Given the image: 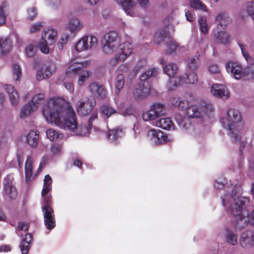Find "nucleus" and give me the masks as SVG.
<instances>
[{
    "label": "nucleus",
    "mask_w": 254,
    "mask_h": 254,
    "mask_svg": "<svg viewBox=\"0 0 254 254\" xmlns=\"http://www.w3.org/2000/svg\"><path fill=\"white\" fill-rule=\"evenodd\" d=\"M163 71L170 78L167 83V87L168 90H172L179 86L178 78H174L175 75L178 71L177 65L174 63H170L163 67Z\"/></svg>",
    "instance_id": "9"
},
{
    "label": "nucleus",
    "mask_w": 254,
    "mask_h": 254,
    "mask_svg": "<svg viewBox=\"0 0 254 254\" xmlns=\"http://www.w3.org/2000/svg\"><path fill=\"white\" fill-rule=\"evenodd\" d=\"M11 47V42L8 38L0 37V54L4 55L7 53Z\"/></svg>",
    "instance_id": "32"
},
{
    "label": "nucleus",
    "mask_w": 254,
    "mask_h": 254,
    "mask_svg": "<svg viewBox=\"0 0 254 254\" xmlns=\"http://www.w3.org/2000/svg\"><path fill=\"white\" fill-rule=\"evenodd\" d=\"M248 174L250 176H254V157L249 160Z\"/></svg>",
    "instance_id": "53"
},
{
    "label": "nucleus",
    "mask_w": 254,
    "mask_h": 254,
    "mask_svg": "<svg viewBox=\"0 0 254 254\" xmlns=\"http://www.w3.org/2000/svg\"><path fill=\"white\" fill-rule=\"evenodd\" d=\"M190 104L191 103L188 102L187 100H181L180 102V106H178V108L182 111H185L186 112L187 108L190 106Z\"/></svg>",
    "instance_id": "52"
},
{
    "label": "nucleus",
    "mask_w": 254,
    "mask_h": 254,
    "mask_svg": "<svg viewBox=\"0 0 254 254\" xmlns=\"http://www.w3.org/2000/svg\"><path fill=\"white\" fill-rule=\"evenodd\" d=\"M4 89L7 93L9 101L13 106H17L19 102V95L14 87L10 85H5Z\"/></svg>",
    "instance_id": "22"
},
{
    "label": "nucleus",
    "mask_w": 254,
    "mask_h": 254,
    "mask_svg": "<svg viewBox=\"0 0 254 254\" xmlns=\"http://www.w3.org/2000/svg\"><path fill=\"white\" fill-rule=\"evenodd\" d=\"M102 113L107 118L110 117L112 115L116 113L115 110L108 106H105L102 108Z\"/></svg>",
    "instance_id": "48"
},
{
    "label": "nucleus",
    "mask_w": 254,
    "mask_h": 254,
    "mask_svg": "<svg viewBox=\"0 0 254 254\" xmlns=\"http://www.w3.org/2000/svg\"><path fill=\"white\" fill-rule=\"evenodd\" d=\"M52 178L49 175H46L44 180L43 188L42 191V195L45 193H48L50 191L52 188Z\"/></svg>",
    "instance_id": "39"
},
{
    "label": "nucleus",
    "mask_w": 254,
    "mask_h": 254,
    "mask_svg": "<svg viewBox=\"0 0 254 254\" xmlns=\"http://www.w3.org/2000/svg\"><path fill=\"white\" fill-rule=\"evenodd\" d=\"M125 131L123 128H114L109 130V132L107 134V136L110 140L113 142H116L120 138L124 136Z\"/></svg>",
    "instance_id": "29"
},
{
    "label": "nucleus",
    "mask_w": 254,
    "mask_h": 254,
    "mask_svg": "<svg viewBox=\"0 0 254 254\" xmlns=\"http://www.w3.org/2000/svg\"><path fill=\"white\" fill-rule=\"evenodd\" d=\"M89 64V62L87 61L80 63L76 61V60H73L70 62L63 79L64 81V87L70 93L73 92L74 89L72 82L71 81H68V80H72L74 79L76 76V74L79 72L81 67L88 65Z\"/></svg>",
    "instance_id": "6"
},
{
    "label": "nucleus",
    "mask_w": 254,
    "mask_h": 254,
    "mask_svg": "<svg viewBox=\"0 0 254 254\" xmlns=\"http://www.w3.org/2000/svg\"><path fill=\"white\" fill-rule=\"evenodd\" d=\"M58 32L53 29H49L44 31L42 34V39L39 43V49L41 52L47 54L51 49L50 46L53 45L57 41Z\"/></svg>",
    "instance_id": "7"
},
{
    "label": "nucleus",
    "mask_w": 254,
    "mask_h": 254,
    "mask_svg": "<svg viewBox=\"0 0 254 254\" xmlns=\"http://www.w3.org/2000/svg\"><path fill=\"white\" fill-rule=\"evenodd\" d=\"M240 244L245 249L254 247V232L248 231L243 232L241 236Z\"/></svg>",
    "instance_id": "17"
},
{
    "label": "nucleus",
    "mask_w": 254,
    "mask_h": 254,
    "mask_svg": "<svg viewBox=\"0 0 254 254\" xmlns=\"http://www.w3.org/2000/svg\"><path fill=\"white\" fill-rule=\"evenodd\" d=\"M118 4L120 5L125 13L131 17L136 15L135 6L136 3L133 0H114Z\"/></svg>",
    "instance_id": "14"
},
{
    "label": "nucleus",
    "mask_w": 254,
    "mask_h": 254,
    "mask_svg": "<svg viewBox=\"0 0 254 254\" xmlns=\"http://www.w3.org/2000/svg\"><path fill=\"white\" fill-rule=\"evenodd\" d=\"M27 143L32 147H36L39 142V133L37 130H30L26 135Z\"/></svg>",
    "instance_id": "30"
},
{
    "label": "nucleus",
    "mask_w": 254,
    "mask_h": 254,
    "mask_svg": "<svg viewBox=\"0 0 254 254\" xmlns=\"http://www.w3.org/2000/svg\"><path fill=\"white\" fill-rule=\"evenodd\" d=\"M47 4L54 7H58L61 4V0H45Z\"/></svg>",
    "instance_id": "56"
},
{
    "label": "nucleus",
    "mask_w": 254,
    "mask_h": 254,
    "mask_svg": "<svg viewBox=\"0 0 254 254\" xmlns=\"http://www.w3.org/2000/svg\"><path fill=\"white\" fill-rule=\"evenodd\" d=\"M147 136L152 143L157 145L163 142H170L173 138L160 130L154 129L149 130L147 132Z\"/></svg>",
    "instance_id": "10"
},
{
    "label": "nucleus",
    "mask_w": 254,
    "mask_h": 254,
    "mask_svg": "<svg viewBox=\"0 0 254 254\" xmlns=\"http://www.w3.org/2000/svg\"><path fill=\"white\" fill-rule=\"evenodd\" d=\"M62 150V146L58 144L54 145L51 149L52 152L55 155L59 154Z\"/></svg>",
    "instance_id": "61"
},
{
    "label": "nucleus",
    "mask_w": 254,
    "mask_h": 254,
    "mask_svg": "<svg viewBox=\"0 0 254 254\" xmlns=\"http://www.w3.org/2000/svg\"><path fill=\"white\" fill-rule=\"evenodd\" d=\"M83 23L76 17L70 18L66 25V29L71 34H77L83 28Z\"/></svg>",
    "instance_id": "15"
},
{
    "label": "nucleus",
    "mask_w": 254,
    "mask_h": 254,
    "mask_svg": "<svg viewBox=\"0 0 254 254\" xmlns=\"http://www.w3.org/2000/svg\"><path fill=\"white\" fill-rule=\"evenodd\" d=\"M209 73L212 74H217L220 72V67L217 64H210L208 67Z\"/></svg>",
    "instance_id": "50"
},
{
    "label": "nucleus",
    "mask_w": 254,
    "mask_h": 254,
    "mask_svg": "<svg viewBox=\"0 0 254 254\" xmlns=\"http://www.w3.org/2000/svg\"><path fill=\"white\" fill-rule=\"evenodd\" d=\"M178 47V44L174 41L171 40L167 46V53L168 54H171L175 52Z\"/></svg>",
    "instance_id": "49"
},
{
    "label": "nucleus",
    "mask_w": 254,
    "mask_h": 254,
    "mask_svg": "<svg viewBox=\"0 0 254 254\" xmlns=\"http://www.w3.org/2000/svg\"><path fill=\"white\" fill-rule=\"evenodd\" d=\"M32 240V235L30 233L27 234L24 238L22 240L19 247L22 254H28Z\"/></svg>",
    "instance_id": "28"
},
{
    "label": "nucleus",
    "mask_w": 254,
    "mask_h": 254,
    "mask_svg": "<svg viewBox=\"0 0 254 254\" xmlns=\"http://www.w3.org/2000/svg\"><path fill=\"white\" fill-rule=\"evenodd\" d=\"M226 188L224 191L226 192ZM230 189L227 190L222 197L223 206L227 212L237 217L238 225L240 228L250 224L254 226V209L247 207L249 202L247 197L241 196L242 189L241 186L236 187L230 193Z\"/></svg>",
    "instance_id": "2"
},
{
    "label": "nucleus",
    "mask_w": 254,
    "mask_h": 254,
    "mask_svg": "<svg viewBox=\"0 0 254 254\" xmlns=\"http://www.w3.org/2000/svg\"><path fill=\"white\" fill-rule=\"evenodd\" d=\"M45 95L42 93L35 94L32 98L31 101L29 102L32 106H36L37 110L39 107V104L44 99Z\"/></svg>",
    "instance_id": "41"
},
{
    "label": "nucleus",
    "mask_w": 254,
    "mask_h": 254,
    "mask_svg": "<svg viewBox=\"0 0 254 254\" xmlns=\"http://www.w3.org/2000/svg\"><path fill=\"white\" fill-rule=\"evenodd\" d=\"M116 93L118 94L125 84V76L123 73H117L116 79Z\"/></svg>",
    "instance_id": "38"
},
{
    "label": "nucleus",
    "mask_w": 254,
    "mask_h": 254,
    "mask_svg": "<svg viewBox=\"0 0 254 254\" xmlns=\"http://www.w3.org/2000/svg\"><path fill=\"white\" fill-rule=\"evenodd\" d=\"M158 118L150 107L149 110L145 111L142 115V118L145 122L153 121Z\"/></svg>",
    "instance_id": "40"
},
{
    "label": "nucleus",
    "mask_w": 254,
    "mask_h": 254,
    "mask_svg": "<svg viewBox=\"0 0 254 254\" xmlns=\"http://www.w3.org/2000/svg\"><path fill=\"white\" fill-rule=\"evenodd\" d=\"M197 76L194 71H191L189 73H186L183 76L178 77L179 85L182 83L187 84H195L197 82Z\"/></svg>",
    "instance_id": "26"
},
{
    "label": "nucleus",
    "mask_w": 254,
    "mask_h": 254,
    "mask_svg": "<svg viewBox=\"0 0 254 254\" xmlns=\"http://www.w3.org/2000/svg\"><path fill=\"white\" fill-rule=\"evenodd\" d=\"M215 20L218 24L215 28L225 29V28L232 22V19L227 13H219L215 17Z\"/></svg>",
    "instance_id": "24"
},
{
    "label": "nucleus",
    "mask_w": 254,
    "mask_h": 254,
    "mask_svg": "<svg viewBox=\"0 0 254 254\" xmlns=\"http://www.w3.org/2000/svg\"><path fill=\"white\" fill-rule=\"evenodd\" d=\"M87 65H86V66ZM85 66H82L80 71L76 74L79 75L78 79V84L79 86L82 85L88 78L91 75V72L89 70H82V68Z\"/></svg>",
    "instance_id": "36"
},
{
    "label": "nucleus",
    "mask_w": 254,
    "mask_h": 254,
    "mask_svg": "<svg viewBox=\"0 0 254 254\" xmlns=\"http://www.w3.org/2000/svg\"><path fill=\"white\" fill-rule=\"evenodd\" d=\"M225 237L226 241L228 243L231 244L232 245H235L237 244V235L233 232H227Z\"/></svg>",
    "instance_id": "45"
},
{
    "label": "nucleus",
    "mask_w": 254,
    "mask_h": 254,
    "mask_svg": "<svg viewBox=\"0 0 254 254\" xmlns=\"http://www.w3.org/2000/svg\"><path fill=\"white\" fill-rule=\"evenodd\" d=\"M211 93L214 97L223 100L227 99L230 96V92L227 87L220 84H214L212 85Z\"/></svg>",
    "instance_id": "13"
},
{
    "label": "nucleus",
    "mask_w": 254,
    "mask_h": 254,
    "mask_svg": "<svg viewBox=\"0 0 254 254\" xmlns=\"http://www.w3.org/2000/svg\"><path fill=\"white\" fill-rule=\"evenodd\" d=\"M185 15L187 19L190 22L193 21L195 18V15L190 11L186 12Z\"/></svg>",
    "instance_id": "60"
},
{
    "label": "nucleus",
    "mask_w": 254,
    "mask_h": 254,
    "mask_svg": "<svg viewBox=\"0 0 254 254\" xmlns=\"http://www.w3.org/2000/svg\"><path fill=\"white\" fill-rule=\"evenodd\" d=\"M181 101L180 99L178 97H172L170 99V102L171 104L175 106L178 107V106H180V102Z\"/></svg>",
    "instance_id": "57"
},
{
    "label": "nucleus",
    "mask_w": 254,
    "mask_h": 254,
    "mask_svg": "<svg viewBox=\"0 0 254 254\" xmlns=\"http://www.w3.org/2000/svg\"><path fill=\"white\" fill-rule=\"evenodd\" d=\"M226 69L228 72H230L233 77L237 79H240L242 77V67L237 63H227L226 64Z\"/></svg>",
    "instance_id": "20"
},
{
    "label": "nucleus",
    "mask_w": 254,
    "mask_h": 254,
    "mask_svg": "<svg viewBox=\"0 0 254 254\" xmlns=\"http://www.w3.org/2000/svg\"><path fill=\"white\" fill-rule=\"evenodd\" d=\"M98 45L97 37L92 34L83 36L76 43L75 48L78 52L90 51Z\"/></svg>",
    "instance_id": "8"
},
{
    "label": "nucleus",
    "mask_w": 254,
    "mask_h": 254,
    "mask_svg": "<svg viewBox=\"0 0 254 254\" xmlns=\"http://www.w3.org/2000/svg\"><path fill=\"white\" fill-rule=\"evenodd\" d=\"M27 17L29 20H32L35 18L37 15V11L35 7H32L29 8L27 10Z\"/></svg>",
    "instance_id": "54"
},
{
    "label": "nucleus",
    "mask_w": 254,
    "mask_h": 254,
    "mask_svg": "<svg viewBox=\"0 0 254 254\" xmlns=\"http://www.w3.org/2000/svg\"><path fill=\"white\" fill-rule=\"evenodd\" d=\"M89 89L90 92L97 97L103 98L106 95V90L104 87L97 83L93 82L90 84Z\"/></svg>",
    "instance_id": "23"
},
{
    "label": "nucleus",
    "mask_w": 254,
    "mask_h": 254,
    "mask_svg": "<svg viewBox=\"0 0 254 254\" xmlns=\"http://www.w3.org/2000/svg\"><path fill=\"white\" fill-rule=\"evenodd\" d=\"M44 27V23L43 22H37L32 24L30 28L29 32L30 34H34L39 32L42 28Z\"/></svg>",
    "instance_id": "43"
},
{
    "label": "nucleus",
    "mask_w": 254,
    "mask_h": 254,
    "mask_svg": "<svg viewBox=\"0 0 254 254\" xmlns=\"http://www.w3.org/2000/svg\"><path fill=\"white\" fill-rule=\"evenodd\" d=\"M47 138L51 141H56L60 137V134L53 128H49L46 131Z\"/></svg>",
    "instance_id": "42"
},
{
    "label": "nucleus",
    "mask_w": 254,
    "mask_h": 254,
    "mask_svg": "<svg viewBox=\"0 0 254 254\" xmlns=\"http://www.w3.org/2000/svg\"><path fill=\"white\" fill-rule=\"evenodd\" d=\"M29 225L26 222H20L18 223L17 228L16 231H27L29 229Z\"/></svg>",
    "instance_id": "51"
},
{
    "label": "nucleus",
    "mask_w": 254,
    "mask_h": 254,
    "mask_svg": "<svg viewBox=\"0 0 254 254\" xmlns=\"http://www.w3.org/2000/svg\"><path fill=\"white\" fill-rule=\"evenodd\" d=\"M150 107L158 118L165 114V106L161 103H154Z\"/></svg>",
    "instance_id": "34"
},
{
    "label": "nucleus",
    "mask_w": 254,
    "mask_h": 254,
    "mask_svg": "<svg viewBox=\"0 0 254 254\" xmlns=\"http://www.w3.org/2000/svg\"><path fill=\"white\" fill-rule=\"evenodd\" d=\"M220 122L233 142H237L242 139L244 129L242 115L238 110L228 109L226 115L221 118Z\"/></svg>",
    "instance_id": "4"
},
{
    "label": "nucleus",
    "mask_w": 254,
    "mask_h": 254,
    "mask_svg": "<svg viewBox=\"0 0 254 254\" xmlns=\"http://www.w3.org/2000/svg\"><path fill=\"white\" fill-rule=\"evenodd\" d=\"M56 70V64L51 62H47L44 63L42 67L37 70L36 78L38 80H42L45 78H49Z\"/></svg>",
    "instance_id": "11"
},
{
    "label": "nucleus",
    "mask_w": 254,
    "mask_h": 254,
    "mask_svg": "<svg viewBox=\"0 0 254 254\" xmlns=\"http://www.w3.org/2000/svg\"><path fill=\"white\" fill-rule=\"evenodd\" d=\"M186 113L189 117L191 118L201 117L204 114L202 107L191 103L187 108Z\"/></svg>",
    "instance_id": "25"
},
{
    "label": "nucleus",
    "mask_w": 254,
    "mask_h": 254,
    "mask_svg": "<svg viewBox=\"0 0 254 254\" xmlns=\"http://www.w3.org/2000/svg\"><path fill=\"white\" fill-rule=\"evenodd\" d=\"M155 125L157 127L167 130L174 128V124L169 118H162L157 121Z\"/></svg>",
    "instance_id": "31"
},
{
    "label": "nucleus",
    "mask_w": 254,
    "mask_h": 254,
    "mask_svg": "<svg viewBox=\"0 0 254 254\" xmlns=\"http://www.w3.org/2000/svg\"><path fill=\"white\" fill-rule=\"evenodd\" d=\"M42 212L46 227L49 230L53 229L56 226V219L53 208L48 205H45L42 207Z\"/></svg>",
    "instance_id": "12"
},
{
    "label": "nucleus",
    "mask_w": 254,
    "mask_h": 254,
    "mask_svg": "<svg viewBox=\"0 0 254 254\" xmlns=\"http://www.w3.org/2000/svg\"><path fill=\"white\" fill-rule=\"evenodd\" d=\"M33 158L32 156H28L26 160L24 166L25 181L27 183L36 177V175L33 174Z\"/></svg>",
    "instance_id": "19"
},
{
    "label": "nucleus",
    "mask_w": 254,
    "mask_h": 254,
    "mask_svg": "<svg viewBox=\"0 0 254 254\" xmlns=\"http://www.w3.org/2000/svg\"><path fill=\"white\" fill-rule=\"evenodd\" d=\"M69 38V35L67 33H64L61 35L60 39L59 41L61 42H63L64 44H66Z\"/></svg>",
    "instance_id": "64"
},
{
    "label": "nucleus",
    "mask_w": 254,
    "mask_h": 254,
    "mask_svg": "<svg viewBox=\"0 0 254 254\" xmlns=\"http://www.w3.org/2000/svg\"><path fill=\"white\" fill-rule=\"evenodd\" d=\"M199 54L189 59L187 61L188 68L191 70H195L199 64Z\"/></svg>",
    "instance_id": "37"
},
{
    "label": "nucleus",
    "mask_w": 254,
    "mask_h": 254,
    "mask_svg": "<svg viewBox=\"0 0 254 254\" xmlns=\"http://www.w3.org/2000/svg\"><path fill=\"white\" fill-rule=\"evenodd\" d=\"M247 11L249 14L254 19V1L248 4Z\"/></svg>",
    "instance_id": "55"
},
{
    "label": "nucleus",
    "mask_w": 254,
    "mask_h": 254,
    "mask_svg": "<svg viewBox=\"0 0 254 254\" xmlns=\"http://www.w3.org/2000/svg\"><path fill=\"white\" fill-rule=\"evenodd\" d=\"M213 32V37L216 43L223 45H227L230 43V36L224 29L215 28Z\"/></svg>",
    "instance_id": "16"
},
{
    "label": "nucleus",
    "mask_w": 254,
    "mask_h": 254,
    "mask_svg": "<svg viewBox=\"0 0 254 254\" xmlns=\"http://www.w3.org/2000/svg\"><path fill=\"white\" fill-rule=\"evenodd\" d=\"M102 50L107 55H111L117 52L109 62V64L114 67L118 63L124 62L131 55L133 49L132 45L128 42L120 44L118 33L111 31L104 36Z\"/></svg>",
    "instance_id": "3"
},
{
    "label": "nucleus",
    "mask_w": 254,
    "mask_h": 254,
    "mask_svg": "<svg viewBox=\"0 0 254 254\" xmlns=\"http://www.w3.org/2000/svg\"><path fill=\"white\" fill-rule=\"evenodd\" d=\"M42 196L43 197V200L45 205H48L51 202V196L48 194V193H45L43 195L42 194Z\"/></svg>",
    "instance_id": "63"
},
{
    "label": "nucleus",
    "mask_w": 254,
    "mask_h": 254,
    "mask_svg": "<svg viewBox=\"0 0 254 254\" xmlns=\"http://www.w3.org/2000/svg\"><path fill=\"white\" fill-rule=\"evenodd\" d=\"M129 66L127 64H122L119 65L118 67L117 72L118 73H119L120 71L122 72H127L128 70Z\"/></svg>",
    "instance_id": "58"
},
{
    "label": "nucleus",
    "mask_w": 254,
    "mask_h": 254,
    "mask_svg": "<svg viewBox=\"0 0 254 254\" xmlns=\"http://www.w3.org/2000/svg\"><path fill=\"white\" fill-rule=\"evenodd\" d=\"M190 3L191 6L195 9L206 11V6L200 0H190Z\"/></svg>",
    "instance_id": "44"
},
{
    "label": "nucleus",
    "mask_w": 254,
    "mask_h": 254,
    "mask_svg": "<svg viewBox=\"0 0 254 254\" xmlns=\"http://www.w3.org/2000/svg\"><path fill=\"white\" fill-rule=\"evenodd\" d=\"M249 147V144H248L246 142H242L241 144L240 147V151L241 154H244V153L246 152L248 148Z\"/></svg>",
    "instance_id": "59"
},
{
    "label": "nucleus",
    "mask_w": 254,
    "mask_h": 254,
    "mask_svg": "<svg viewBox=\"0 0 254 254\" xmlns=\"http://www.w3.org/2000/svg\"><path fill=\"white\" fill-rule=\"evenodd\" d=\"M3 190L5 194L10 199H14L17 196V192L15 188L13 186L12 181L7 177L3 180Z\"/></svg>",
    "instance_id": "21"
},
{
    "label": "nucleus",
    "mask_w": 254,
    "mask_h": 254,
    "mask_svg": "<svg viewBox=\"0 0 254 254\" xmlns=\"http://www.w3.org/2000/svg\"><path fill=\"white\" fill-rule=\"evenodd\" d=\"M158 72V68H152L141 74L140 82L133 93L135 97L142 98L148 95L150 91V85L148 79L151 76L157 75Z\"/></svg>",
    "instance_id": "5"
},
{
    "label": "nucleus",
    "mask_w": 254,
    "mask_h": 254,
    "mask_svg": "<svg viewBox=\"0 0 254 254\" xmlns=\"http://www.w3.org/2000/svg\"><path fill=\"white\" fill-rule=\"evenodd\" d=\"M12 75L14 79L16 81L18 80L21 77V69L20 66L17 64H14L12 68Z\"/></svg>",
    "instance_id": "47"
},
{
    "label": "nucleus",
    "mask_w": 254,
    "mask_h": 254,
    "mask_svg": "<svg viewBox=\"0 0 254 254\" xmlns=\"http://www.w3.org/2000/svg\"><path fill=\"white\" fill-rule=\"evenodd\" d=\"M37 49V47L36 45L33 44H29L25 49L26 56L29 58L33 57L36 53Z\"/></svg>",
    "instance_id": "46"
},
{
    "label": "nucleus",
    "mask_w": 254,
    "mask_h": 254,
    "mask_svg": "<svg viewBox=\"0 0 254 254\" xmlns=\"http://www.w3.org/2000/svg\"><path fill=\"white\" fill-rule=\"evenodd\" d=\"M175 119L181 127L185 129H188L190 127V125L188 120L180 114H176Z\"/></svg>",
    "instance_id": "35"
},
{
    "label": "nucleus",
    "mask_w": 254,
    "mask_h": 254,
    "mask_svg": "<svg viewBox=\"0 0 254 254\" xmlns=\"http://www.w3.org/2000/svg\"><path fill=\"white\" fill-rule=\"evenodd\" d=\"M8 12V4L4 1L0 4V25L3 24L5 22L6 18Z\"/></svg>",
    "instance_id": "33"
},
{
    "label": "nucleus",
    "mask_w": 254,
    "mask_h": 254,
    "mask_svg": "<svg viewBox=\"0 0 254 254\" xmlns=\"http://www.w3.org/2000/svg\"><path fill=\"white\" fill-rule=\"evenodd\" d=\"M42 114L48 124H54L62 129L81 136L89 134L92 122L98 118L97 112L93 111L87 124L78 125L72 107L62 98H53L47 100L42 108Z\"/></svg>",
    "instance_id": "1"
},
{
    "label": "nucleus",
    "mask_w": 254,
    "mask_h": 254,
    "mask_svg": "<svg viewBox=\"0 0 254 254\" xmlns=\"http://www.w3.org/2000/svg\"><path fill=\"white\" fill-rule=\"evenodd\" d=\"M36 111H37V106H32V104L29 102L24 105L20 109L19 111V117L21 119H26Z\"/></svg>",
    "instance_id": "27"
},
{
    "label": "nucleus",
    "mask_w": 254,
    "mask_h": 254,
    "mask_svg": "<svg viewBox=\"0 0 254 254\" xmlns=\"http://www.w3.org/2000/svg\"><path fill=\"white\" fill-rule=\"evenodd\" d=\"M95 105V101L87 100L86 101H79L76 105V111L81 116H85L88 114Z\"/></svg>",
    "instance_id": "18"
},
{
    "label": "nucleus",
    "mask_w": 254,
    "mask_h": 254,
    "mask_svg": "<svg viewBox=\"0 0 254 254\" xmlns=\"http://www.w3.org/2000/svg\"><path fill=\"white\" fill-rule=\"evenodd\" d=\"M225 182V181L224 182L215 181L214 182V187L216 189H221L224 187Z\"/></svg>",
    "instance_id": "62"
}]
</instances>
